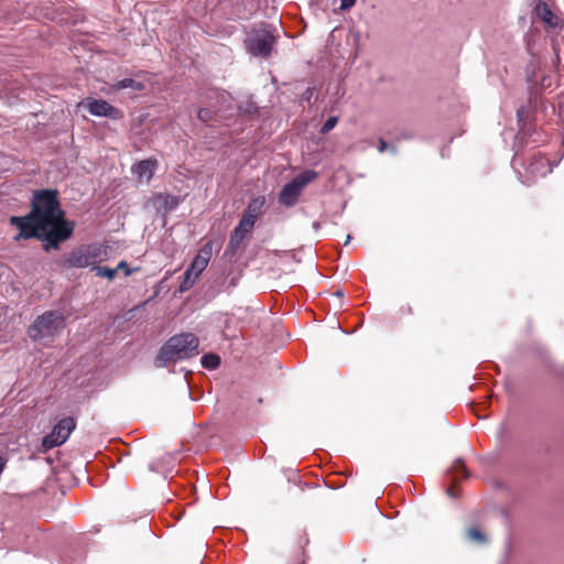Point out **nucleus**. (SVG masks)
Returning a JSON list of instances; mask_svg holds the SVG:
<instances>
[{
	"mask_svg": "<svg viewBox=\"0 0 564 564\" xmlns=\"http://www.w3.org/2000/svg\"><path fill=\"white\" fill-rule=\"evenodd\" d=\"M10 223L20 230L14 240L37 238L43 241L45 251L58 249L75 228L74 221L64 218L55 189L34 192L30 213L23 217L12 216Z\"/></svg>",
	"mask_w": 564,
	"mask_h": 564,
	"instance_id": "nucleus-1",
	"label": "nucleus"
},
{
	"mask_svg": "<svg viewBox=\"0 0 564 564\" xmlns=\"http://www.w3.org/2000/svg\"><path fill=\"white\" fill-rule=\"evenodd\" d=\"M198 344L197 336L192 333H183L171 337L156 355V367H165L170 361L184 360L197 355Z\"/></svg>",
	"mask_w": 564,
	"mask_h": 564,
	"instance_id": "nucleus-2",
	"label": "nucleus"
},
{
	"mask_svg": "<svg viewBox=\"0 0 564 564\" xmlns=\"http://www.w3.org/2000/svg\"><path fill=\"white\" fill-rule=\"evenodd\" d=\"M65 327V316L61 311H46L37 316L28 329L33 341H53Z\"/></svg>",
	"mask_w": 564,
	"mask_h": 564,
	"instance_id": "nucleus-3",
	"label": "nucleus"
},
{
	"mask_svg": "<svg viewBox=\"0 0 564 564\" xmlns=\"http://www.w3.org/2000/svg\"><path fill=\"white\" fill-rule=\"evenodd\" d=\"M511 164L518 173L520 182L524 185H531L536 178L544 177L551 173L553 167L557 165V162L551 163L543 155L532 154L529 159V163L524 165L520 159L519 150H516Z\"/></svg>",
	"mask_w": 564,
	"mask_h": 564,
	"instance_id": "nucleus-4",
	"label": "nucleus"
},
{
	"mask_svg": "<svg viewBox=\"0 0 564 564\" xmlns=\"http://www.w3.org/2000/svg\"><path fill=\"white\" fill-rule=\"evenodd\" d=\"M274 31L271 24L253 29L246 40L248 52L253 56L268 57L275 42Z\"/></svg>",
	"mask_w": 564,
	"mask_h": 564,
	"instance_id": "nucleus-5",
	"label": "nucleus"
},
{
	"mask_svg": "<svg viewBox=\"0 0 564 564\" xmlns=\"http://www.w3.org/2000/svg\"><path fill=\"white\" fill-rule=\"evenodd\" d=\"M106 254V248L100 243L82 245L74 249L65 260V264L69 268H87L95 265L102 260Z\"/></svg>",
	"mask_w": 564,
	"mask_h": 564,
	"instance_id": "nucleus-6",
	"label": "nucleus"
},
{
	"mask_svg": "<svg viewBox=\"0 0 564 564\" xmlns=\"http://www.w3.org/2000/svg\"><path fill=\"white\" fill-rule=\"evenodd\" d=\"M316 177L317 172L313 170L303 171L282 187L279 194V203L285 207L294 206L299 200L302 189Z\"/></svg>",
	"mask_w": 564,
	"mask_h": 564,
	"instance_id": "nucleus-7",
	"label": "nucleus"
},
{
	"mask_svg": "<svg viewBox=\"0 0 564 564\" xmlns=\"http://www.w3.org/2000/svg\"><path fill=\"white\" fill-rule=\"evenodd\" d=\"M76 427V423L72 417H64L59 420L53 427L52 432L44 436L42 447L47 451L53 447L64 444L70 433Z\"/></svg>",
	"mask_w": 564,
	"mask_h": 564,
	"instance_id": "nucleus-8",
	"label": "nucleus"
},
{
	"mask_svg": "<svg viewBox=\"0 0 564 564\" xmlns=\"http://www.w3.org/2000/svg\"><path fill=\"white\" fill-rule=\"evenodd\" d=\"M83 105L90 115L96 117H106L112 120H118L123 117L119 109L102 99H87Z\"/></svg>",
	"mask_w": 564,
	"mask_h": 564,
	"instance_id": "nucleus-9",
	"label": "nucleus"
},
{
	"mask_svg": "<svg viewBox=\"0 0 564 564\" xmlns=\"http://www.w3.org/2000/svg\"><path fill=\"white\" fill-rule=\"evenodd\" d=\"M534 15L547 28L556 29L561 24V19L553 12L550 6L543 0H536L533 7Z\"/></svg>",
	"mask_w": 564,
	"mask_h": 564,
	"instance_id": "nucleus-10",
	"label": "nucleus"
},
{
	"mask_svg": "<svg viewBox=\"0 0 564 564\" xmlns=\"http://www.w3.org/2000/svg\"><path fill=\"white\" fill-rule=\"evenodd\" d=\"M213 254L212 241L203 246L198 251L197 256L192 261L191 265L186 269L189 273L194 274V278H198L202 272L207 268L208 262Z\"/></svg>",
	"mask_w": 564,
	"mask_h": 564,
	"instance_id": "nucleus-11",
	"label": "nucleus"
},
{
	"mask_svg": "<svg viewBox=\"0 0 564 564\" xmlns=\"http://www.w3.org/2000/svg\"><path fill=\"white\" fill-rule=\"evenodd\" d=\"M156 169V160L148 159L142 160L137 163L133 169V172L138 175L139 178H151L154 171Z\"/></svg>",
	"mask_w": 564,
	"mask_h": 564,
	"instance_id": "nucleus-12",
	"label": "nucleus"
},
{
	"mask_svg": "<svg viewBox=\"0 0 564 564\" xmlns=\"http://www.w3.org/2000/svg\"><path fill=\"white\" fill-rule=\"evenodd\" d=\"M264 203L265 198L263 196L252 198L242 216L257 220V218L262 214Z\"/></svg>",
	"mask_w": 564,
	"mask_h": 564,
	"instance_id": "nucleus-13",
	"label": "nucleus"
},
{
	"mask_svg": "<svg viewBox=\"0 0 564 564\" xmlns=\"http://www.w3.org/2000/svg\"><path fill=\"white\" fill-rule=\"evenodd\" d=\"M156 200L165 213L174 210L180 205V197L171 194H159Z\"/></svg>",
	"mask_w": 564,
	"mask_h": 564,
	"instance_id": "nucleus-14",
	"label": "nucleus"
},
{
	"mask_svg": "<svg viewBox=\"0 0 564 564\" xmlns=\"http://www.w3.org/2000/svg\"><path fill=\"white\" fill-rule=\"evenodd\" d=\"M246 236L234 229L227 246V252L235 253L240 248Z\"/></svg>",
	"mask_w": 564,
	"mask_h": 564,
	"instance_id": "nucleus-15",
	"label": "nucleus"
},
{
	"mask_svg": "<svg viewBox=\"0 0 564 564\" xmlns=\"http://www.w3.org/2000/svg\"><path fill=\"white\" fill-rule=\"evenodd\" d=\"M254 224L256 220L242 216L235 230L243 236H247L252 230Z\"/></svg>",
	"mask_w": 564,
	"mask_h": 564,
	"instance_id": "nucleus-16",
	"label": "nucleus"
},
{
	"mask_svg": "<svg viewBox=\"0 0 564 564\" xmlns=\"http://www.w3.org/2000/svg\"><path fill=\"white\" fill-rule=\"evenodd\" d=\"M466 536L469 541L477 544H485L487 542V536L477 528H469L466 531Z\"/></svg>",
	"mask_w": 564,
	"mask_h": 564,
	"instance_id": "nucleus-17",
	"label": "nucleus"
},
{
	"mask_svg": "<svg viewBox=\"0 0 564 564\" xmlns=\"http://www.w3.org/2000/svg\"><path fill=\"white\" fill-rule=\"evenodd\" d=\"M202 366L206 369L214 370L220 364V358L215 354H206L202 357Z\"/></svg>",
	"mask_w": 564,
	"mask_h": 564,
	"instance_id": "nucleus-18",
	"label": "nucleus"
},
{
	"mask_svg": "<svg viewBox=\"0 0 564 564\" xmlns=\"http://www.w3.org/2000/svg\"><path fill=\"white\" fill-rule=\"evenodd\" d=\"M454 474V479L458 480L462 478H466L468 473L462 459H456L452 466V471Z\"/></svg>",
	"mask_w": 564,
	"mask_h": 564,
	"instance_id": "nucleus-19",
	"label": "nucleus"
},
{
	"mask_svg": "<svg viewBox=\"0 0 564 564\" xmlns=\"http://www.w3.org/2000/svg\"><path fill=\"white\" fill-rule=\"evenodd\" d=\"M91 270L96 272V275L101 278H107L109 280H112L115 275L117 274V269H111L107 267H100V265H94L91 267Z\"/></svg>",
	"mask_w": 564,
	"mask_h": 564,
	"instance_id": "nucleus-20",
	"label": "nucleus"
},
{
	"mask_svg": "<svg viewBox=\"0 0 564 564\" xmlns=\"http://www.w3.org/2000/svg\"><path fill=\"white\" fill-rule=\"evenodd\" d=\"M197 278H194L193 273H189L187 270L184 272V280L180 285V291L185 292L189 290L194 283L196 282Z\"/></svg>",
	"mask_w": 564,
	"mask_h": 564,
	"instance_id": "nucleus-21",
	"label": "nucleus"
},
{
	"mask_svg": "<svg viewBox=\"0 0 564 564\" xmlns=\"http://www.w3.org/2000/svg\"><path fill=\"white\" fill-rule=\"evenodd\" d=\"M138 87L140 88V84L137 83L134 79L132 78H123L122 80H120L118 83V87L123 89V88H134V87Z\"/></svg>",
	"mask_w": 564,
	"mask_h": 564,
	"instance_id": "nucleus-22",
	"label": "nucleus"
},
{
	"mask_svg": "<svg viewBox=\"0 0 564 564\" xmlns=\"http://www.w3.org/2000/svg\"><path fill=\"white\" fill-rule=\"evenodd\" d=\"M338 119L337 117H329L323 124L321 131L323 133H327L329 132L332 129H334V127L336 126Z\"/></svg>",
	"mask_w": 564,
	"mask_h": 564,
	"instance_id": "nucleus-23",
	"label": "nucleus"
},
{
	"mask_svg": "<svg viewBox=\"0 0 564 564\" xmlns=\"http://www.w3.org/2000/svg\"><path fill=\"white\" fill-rule=\"evenodd\" d=\"M197 116L203 122H208L212 119V111L208 108H200Z\"/></svg>",
	"mask_w": 564,
	"mask_h": 564,
	"instance_id": "nucleus-24",
	"label": "nucleus"
},
{
	"mask_svg": "<svg viewBox=\"0 0 564 564\" xmlns=\"http://www.w3.org/2000/svg\"><path fill=\"white\" fill-rule=\"evenodd\" d=\"M387 149H390L392 153H395V152H397V151H395V148H394L393 145H388V144L384 142V140H383V139H380V140H379L378 151L382 153V152H383V151H386Z\"/></svg>",
	"mask_w": 564,
	"mask_h": 564,
	"instance_id": "nucleus-25",
	"label": "nucleus"
},
{
	"mask_svg": "<svg viewBox=\"0 0 564 564\" xmlns=\"http://www.w3.org/2000/svg\"><path fill=\"white\" fill-rule=\"evenodd\" d=\"M115 269H117V272L119 270H124V275L126 276L130 275L131 272H132L131 269L128 267V263L126 261H120Z\"/></svg>",
	"mask_w": 564,
	"mask_h": 564,
	"instance_id": "nucleus-26",
	"label": "nucleus"
},
{
	"mask_svg": "<svg viewBox=\"0 0 564 564\" xmlns=\"http://www.w3.org/2000/svg\"><path fill=\"white\" fill-rule=\"evenodd\" d=\"M356 3V0H340V9L341 10H349L352 8Z\"/></svg>",
	"mask_w": 564,
	"mask_h": 564,
	"instance_id": "nucleus-27",
	"label": "nucleus"
},
{
	"mask_svg": "<svg viewBox=\"0 0 564 564\" xmlns=\"http://www.w3.org/2000/svg\"><path fill=\"white\" fill-rule=\"evenodd\" d=\"M524 137H525L524 127H521L519 132L516 135V144H514V147H518L523 141Z\"/></svg>",
	"mask_w": 564,
	"mask_h": 564,
	"instance_id": "nucleus-28",
	"label": "nucleus"
},
{
	"mask_svg": "<svg viewBox=\"0 0 564 564\" xmlns=\"http://www.w3.org/2000/svg\"><path fill=\"white\" fill-rule=\"evenodd\" d=\"M525 112L527 111H525V109L523 107L518 109L517 117H518L519 122L523 121V117H524Z\"/></svg>",
	"mask_w": 564,
	"mask_h": 564,
	"instance_id": "nucleus-29",
	"label": "nucleus"
},
{
	"mask_svg": "<svg viewBox=\"0 0 564 564\" xmlns=\"http://www.w3.org/2000/svg\"><path fill=\"white\" fill-rule=\"evenodd\" d=\"M447 495H448V496H451V497H454V496H455V495H454V491H453V489H452V488H448V489H447Z\"/></svg>",
	"mask_w": 564,
	"mask_h": 564,
	"instance_id": "nucleus-30",
	"label": "nucleus"
},
{
	"mask_svg": "<svg viewBox=\"0 0 564 564\" xmlns=\"http://www.w3.org/2000/svg\"><path fill=\"white\" fill-rule=\"evenodd\" d=\"M350 239H351V236H350V235H348V236L346 237V241H345V243H344V245H345V246H347V245L349 243Z\"/></svg>",
	"mask_w": 564,
	"mask_h": 564,
	"instance_id": "nucleus-31",
	"label": "nucleus"
},
{
	"mask_svg": "<svg viewBox=\"0 0 564 564\" xmlns=\"http://www.w3.org/2000/svg\"><path fill=\"white\" fill-rule=\"evenodd\" d=\"M334 294L336 296H343L344 295L343 291H340V290L336 291Z\"/></svg>",
	"mask_w": 564,
	"mask_h": 564,
	"instance_id": "nucleus-32",
	"label": "nucleus"
},
{
	"mask_svg": "<svg viewBox=\"0 0 564 564\" xmlns=\"http://www.w3.org/2000/svg\"><path fill=\"white\" fill-rule=\"evenodd\" d=\"M149 468H150V470H152V471H156V467H155V465H154V464H151Z\"/></svg>",
	"mask_w": 564,
	"mask_h": 564,
	"instance_id": "nucleus-33",
	"label": "nucleus"
}]
</instances>
